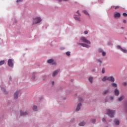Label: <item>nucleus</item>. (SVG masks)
Segmentation results:
<instances>
[{"instance_id": "obj_1", "label": "nucleus", "mask_w": 127, "mask_h": 127, "mask_svg": "<svg viewBox=\"0 0 127 127\" xmlns=\"http://www.w3.org/2000/svg\"><path fill=\"white\" fill-rule=\"evenodd\" d=\"M110 81V82H115V78L113 76H105L102 79L103 82H106V81Z\"/></svg>"}, {"instance_id": "obj_2", "label": "nucleus", "mask_w": 127, "mask_h": 127, "mask_svg": "<svg viewBox=\"0 0 127 127\" xmlns=\"http://www.w3.org/2000/svg\"><path fill=\"white\" fill-rule=\"evenodd\" d=\"M115 113L116 111L115 110H112L110 109L107 110V115H108L110 118H114V116H115Z\"/></svg>"}, {"instance_id": "obj_3", "label": "nucleus", "mask_w": 127, "mask_h": 127, "mask_svg": "<svg viewBox=\"0 0 127 127\" xmlns=\"http://www.w3.org/2000/svg\"><path fill=\"white\" fill-rule=\"evenodd\" d=\"M42 20L41 19V18L40 17H36L33 20V24H37V23H39V22H41V21Z\"/></svg>"}, {"instance_id": "obj_4", "label": "nucleus", "mask_w": 127, "mask_h": 127, "mask_svg": "<svg viewBox=\"0 0 127 127\" xmlns=\"http://www.w3.org/2000/svg\"><path fill=\"white\" fill-rule=\"evenodd\" d=\"M80 40H81V41H82L83 42H85V43H88V44H90V43L89 41L87 40V39H86L85 37H82L80 38Z\"/></svg>"}, {"instance_id": "obj_5", "label": "nucleus", "mask_w": 127, "mask_h": 127, "mask_svg": "<svg viewBox=\"0 0 127 127\" xmlns=\"http://www.w3.org/2000/svg\"><path fill=\"white\" fill-rule=\"evenodd\" d=\"M20 93V91H16L14 94V99L15 100L18 98V95Z\"/></svg>"}, {"instance_id": "obj_6", "label": "nucleus", "mask_w": 127, "mask_h": 127, "mask_svg": "<svg viewBox=\"0 0 127 127\" xmlns=\"http://www.w3.org/2000/svg\"><path fill=\"white\" fill-rule=\"evenodd\" d=\"M8 65L9 67H13V63L12 62V60L9 59L8 60Z\"/></svg>"}, {"instance_id": "obj_7", "label": "nucleus", "mask_w": 127, "mask_h": 127, "mask_svg": "<svg viewBox=\"0 0 127 127\" xmlns=\"http://www.w3.org/2000/svg\"><path fill=\"white\" fill-rule=\"evenodd\" d=\"M114 17L115 18L121 17V13L119 12H116L114 13Z\"/></svg>"}, {"instance_id": "obj_8", "label": "nucleus", "mask_w": 127, "mask_h": 127, "mask_svg": "<svg viewBox=\"0 0 127 127\" xmlns=\"http://www.w3.org/2000/svg\"><path fill=\"white\" fill-rule=\"evenodd\" d=\"M81 106H82L81 103H79L77 105V106L76 109V112H79V111H80V109H81Z\"/></svg>"}, {"instance_id": "obj_9", "label": "nucleus", "mask_w": 127, "mask_h": 127, "mask_svg": "<svg viewBox=\"0 0 127 127\" xmlns=\"http://www.w3.org/2000/svg\"><path fill=\"white\" fill-rule=\"evenodd\" d=\"M20 115L21 116H27L28 115V112L27 111L23 112V111H20Z\"/></svg>"}, {"instance_id": "obj_10", "label": "nucleus", "mask_w": 127, "mask_h": 127, "mask_svg": "<svg viewBox=\"0 0 127 127\" xmlns=\"http://www.w3.org/2000/svg\"><path fill=\"white\" fill-rule=\"evenodd\" d=\"M59 72H60V69H58V70H56L55 71H54V72L53 73V77H55V76H56V75H57V74H58V73H59Z\"/></svg>"}, {"instance_id": "obj_11", "label": "nucleus", "mask_w": 127, "mask_h": 127, "mask_svg": "<svg viewBox=\"0 0 127 127\" xmlns=\"http://www.w3.org/2000/svg\"><path fill=\"white\" fill-rule=\"evenodd\" d=\"M79 45H81L82 47H86V48H89V45L84 44V43H79Z\"/></svg>"}, {"instance_id": "obj_12", "label": "nucleus", "mask_w": 127, "mask_h": 127, "mask_svg": "<svg viewBox=\"0 0 127 127\" xmlns=\"http://www.w3.org/2000/svg\"><path fill=\"white\" fill-rule=\"evenodd\" d=\"M114 93L116 96H119L120 95V91L117 89H115Z\"/></svg>"}, {"instance_id": "obj_13", "label": "nucleus", "mask_w": 127, "mask_h": 127, "mask_svg": "<svg viewBox=\"0 0 127 127\" xmlns=\"http://www.w3.org/2000/svg\"><path fill=\"white\" fill-rule=\"evenodd\" d=\"M114 123L116 126H119L120 125V121L116 119L115 120H114Z\"/></svg>"}, {"instance_id": "obj_14", "label": "nucleus", "mask_w": 127, "mask_h": 127, "mask_svg": "<svg viewBox=\"0 0 127 127\" xmlns=\"http://www.w3.org/2000/svg\"><path fill=\"white\" fill-rule=\"evenodd\" d=\"M53 62H54V60L53 59H50L48 60V63L49 64H51V63H53Z\"/></svg>"}, {"instance_id": "obj_15", "label": "nucleus", "mask_w": 127, "mask_h": 127, "mask_svg": "<svg viewBox=\"0 0 127 127\" xmlns=\"http://www.w3.org/2000/svg\"><path fill=\"white\" fill-rule=\"evenodd\" d=\"M85 125H86V124L85 123V122H81L80 123H79V125L80 126V127H84V126H85Z\"/></svg>"}, {"instance_id": "obj_16", "label": "nucleus", "mask_w": 127, "mask_h": 127, "mask_svg": "<svg viewBox=\"0 0 127 127\" xmlns=\"http://www.w3.org/2000/svg\"><path fill=\"white\" fill-rule=\"evenodd\" d=\"M111 85L113 88H117L118 87L117 83H112Z\"/></svg>"}, {"instance_id": "obj_17", "label": "nucleus", "mask_w": 127, "mask_h": 127, "mask_svg": "<svg viewBox=\"0 0 127 127\" xmlns=\"http://www.w3.org/2000/svg\"><path fill=\"white\" fill-rule=\"evenodd\" d=\"M108 93H109V89H107L106 90H104L103 91V95H107V94H108Z\"/></svg>"}, {"instance_id": "obj_18", "label": "nucleus", "mask_w": 127, "mask_h": 127, "mask_svg": "<svg viewBox=\"0 0 127 127\" xmlns=\"http://www.w3.org/2000/svg\"><path fill=\"white\" fill-rule=\"evenodd\" d=\"M33 111H35V112H36L37 110H37V106H34L33 107Z\"/></svg>"}, {"instance_id": "obj_19", "label": "nucleus", "mask_w": 127, "mask_h": 127, "mask_svg": "<svg viewBox=\"0 0 127 127\" xmlns=\"http://www.w3.org/2000/svg\"><path fill=\"white\" fill-rule=\"evenodd\" d=\"M124 99H125V96H122V97H121L120 98L118 99L119 101H123L124 100Z\"/></svg>"}, {"instance_id": "obj_20", "label": "nucleus", "mask_w": 127, "mask_h": 127, "mask_svg": "<svg viewBox=\"0 0 127 127\" xmlns=\"http://www.w3.org/2000/svg\"><path fill=\"white\" fill-rule=\"evenodd\" d=\"M35 73H33L32 80H35Z\"/></svg>"}, {"instance_id": "obj_21", "label": "nucleus", "mask_w": 127, "mask_h": 127, "mask_svg": "<svg viewBox=\"0 0 127 127\" xmlns=\"http://www.w3.org/2000/svg\"><path fill=\"white\" fill-rule=\"evenodd\" d=\"M88 80L90 82V83H93V77H89Z\"/></svg>"}, {"instance_id": "obj_22", "label": "nucleus", "mask_w": 127, "mask_h": 127, "mask_svg": "<svg viewBox=\"0 0 127 127\" xmlns=\"http://www.w3.org/2000/svg\"><path fill=\"white\" fill-rule=\"evenodd\" d=\"M83 13H84V14H86V15H90L89 14V13H88V12H87V11H86V10H83Z\"/></svg>"}, {"instance_id": "obj_23", "label": "nucleus", "mask_w": 127, "mask_h": 127, "mask_svg": "<svg viewBox=\"0 0 127 127\" xmlns=\"http://www.w3.org/2000/svg\"><path fill=\"white\" fill-rule=\"evenodd\" d=\"M74 18L75 19V20H78V21H80V17L74 16Z\"/></svg>"}, {"instance_id": "obj_24", "label": "nucleus", "mask_w": 127, "mask_h": 127, "mask_svg": "<svg viewBox=\"0 0 127 127\" xmlns=\"http://www.w3.org/2000/svg\"><path fill=\"white\" fill-rule=\"evenodd\" d=\"M121 51H122V52H124V53H127V51L126 49H121Z\"/></svg>"}, {"instance_id": "obj_25", "label": "nucleus", "mask_w": 127, "mask_h": 127, "mask_svg": "<svg viewBox=\"0 0 127 127\" xmlns=\"http://www.w3.org/2000/svg\"><path fill=\"white\" fill-rule=\"evenodd\" d=\"M3 64H4V61H1L0 62V66L3 65Z\"/></svg>"}, {"instance_id": "obj_26", "label": "nucleus", "mask_w": 127, "mask_h": 127, "mask_svg": "<svg viewBox=\"0 0 127 127\" xmlns=\"http://www.w3.org/2000/svg\"><path fill=\"white\" fill-rule=\"evenodd\" d=\"M106 72V71L105 70V68H102V74H105V72Z\"/></svg>"}, {"instance_id": "obj_27", "label": "nucleus", "mask_w": 127, "mask_h": 127, "mask_svg": "<svg viewBox=\"0 0 127 127\" xmlns=\"http://www.w3.org/2000/svg\"><path fill=\"white\" fill-rule=\"evenodd\" d=\"M117 47L118 49H120V50H122V48L121 47V46H117Z\"/></svg>"}, {"instance_id": "obj_28", "label": "nucleus", "mask_w": 127, "mask_h": 127, "mask_svg": "<svg viewBox=\"0 0 127 127\" xmlns=\"http://www.w3.org/2000/svg\"><path fill=\"white\" fill-rule=\"evenodd\" d=\"M123 16H125V17H127V13H123Z\"/></svg>"}, {"instance_id": "obj_29", "label": "nucleus", "mask_w": 127, "mask_h": 127, "mask_svg": "<svg viewBox=\"0 0 127 127\" xmlns=\"http://www.w3.org/2000/svg\"><path fill=\"white\" fill-rule=\"evenodd\" d=\"M66 55L67 56H70V52H67L66 53Z\"/></svg>"}, {"instance_id": "obj_30", "label": "nucleus", "mask_w": 127, "mask_h": 127, "mask_svg": "<svg viewBox=\"0 0 127 127\" xmlns=\"http://www.w3.org/2000/svg\"><path fill=\"white\" fill-rule=\"evenodd\" d=\"M98 63H99V64H101L102 63V61L100 60H97Z\"/></svg>"}, {"instance_id": "obj_31", "label": "nucleus", "mask_w": 127, "mask_h": 127, "mask_svg": "<svg viewBox=\"0 0 127 127\" xmlns=\"http://www.w3.org/2000/svg\"><path fill=\"white\" fill-rule=\"evenodd\" d=\"M76 13H77V14H78L79 16L81 15V14H80V12L79 11V10H77Z\"/></svg>"}, {"instance_id": "obj_32", "label": "nucleus", "mask_w": 127, "mask_h": 127, "mask_svg": "<svg viewBox=\"0 0 127 127\" xmlns=\"http://www.w3.org/2000/svg\"><path fill=\"white\" fill-rule=\"evenodd\" d=\"M102 55L103 56H106V52H102Z\"/></svg>"}, {"instance_id": "obj_33", "label": "nucleus", "mask_w": 127, "mask_h": 127, "mask_svg": "<svg viewBox=\"0 0 127 127\" xmlns=\"http://www.w3.org/2000/svg\"><path fill=\"white\" fill-rule=\"evenodd\" d=\"M102 122H103V123H106V119L103 118V119H102Z\"/></svg>"}, {"instance_id": "obj_34", "label": "nucleus", "mask_w": 127, "mask_h": 127, "mask_svg": "<svg viewBox=\"0 0 127 127\" xmlns=\"http://www.w3.org/2000/svg\"><path fill=\"white\" fill-rule=\"evenodd\" d=\"M118 8H120V6H117L115 7V9H118Z\"/></svg>"}, {"instance_id": "obj_35", "label": "nucleus", "mask_w": 127, "mask_h": 127, "mask_svg": "<svg viewBox=\"0 0 127 127\" xmlns=\"http://www.w3.org/2000/svg\"><path fill=\"white\" fill-rule=\"evenodd\" d=\"M3 92H4L5 93V94H7L5 89H3Z\"/></svg>"}, {"instance_id": "obj_36", "label": "nucleus", "mask_w": 127, "mask_h": 127, "mask_svg": "<svg viewBox=\"0 0 127 127\" xmlns=\"http://www.w3.org/2000/svg\"><path fill=\"white\" fill-rule=\"evenodd\" d=\"M110 100H111V101L113 100H114V97L111 96V97H110Z\"/></svg>"}, {"instance_id": "obj_37", "label": "nucleus", "mask_w": 127, "mask_h": 127, "mask_svg": "<svg viewBox=\"0 0 127 127\" xmlns=\"http://www.w3.org/2000/svg\"><path fill=\"white\" fill-rule=\"evenodd\" d=\"M92 123H96V120L94 119L92 120Z\"/></svg>"}, {"instance_id": "obj_38", "label": "nucleus", "mask_w": 127, "mask_h": 127, "mask_svg": "<svg viewBox=\"0 0 127 127\" xmlns=\"http://www.w3.org/2000/svg\"><path fill=\"white\" fill-rule=\"evenodd\" d=\"M17 2H20V1H22V0H17Z\"/></svg>"}, {"instance_id": "obj_39", "label": "nucleus", "mask_w": 127, "mask_h": 127, "mask_svg": "<svg viewBox=\"0 0 127 127\" xmlns=\"http://www.w3.org/2000/svg\"><path fill=\"white\" fill-rule=\"evenodd\" d=\"M84 33L85 34H88V31H85Z\"/></svg>"}, {"instance_id": "obj_40", "label": "nucleus", "mask_w": 127, "mask_h": 127, "mask_svg": "<svg viewBox=\"0 0 127 127\" xmlns=\"http://www.w3.org/2000/svg\"><path fill=\"white\" fill-rule=\"evenodd\" d=\"M123 85H124V86H127V82H124V83H123Z\"/></svg>"}, {"instance_id": "obj_41", "label": "nucleus", "mask_w": 127, "mask_h": 127, "mask_svg": "<svg viewBox=\"0 0 127 127\" xmlns=\"http://www.w3.org/2000/svg\"><path fill=\"white\" fill-rule=\"evenodd\" d=\"M124 23H126L127 22V20H123Z\"/></svg>"}, {"instance_id": "obj_42", "label": "nucleus", "mask_w": 127, "mask_h": 127, "mask_svg": "<svg viewBox=\"0 0 127 127\" xmlns=\"http://www.w3.org/2000/svg\"><path fill=\"white\" fill-rule=\"evenodd\" d=\"M59 1H62V0H59ZM64 1H67L68 0H63Z\"/></svg>"}, {"instance_id": "obj_43", "label": "nucleus", "mask_w": 127, "mask_h": 127, "mask_svg": "<svg viewBox=\"0 0 127 127\" xmlns=\"http://www.w3.org/2000/svg\"><path fill=\"white\" fill-rule=\"evenodd\" d=\"M79 100L80 101V102H82V101H83V99H82L81 98H79Z\"/></svg>"}, {"instance_id": "obj_44", "label": "nucleus", "mask_w": 127, "mask_h": 127, "mask_svg": "<svg viewBox=\"0 0 127 127\" xmlns=\"http://www.w3.org/2000/svg\"><path fill=\"white\" fill-rule=\"evenodd\" d=\"M52 85H54V81L52 82Z\"/></svg>"}, {"instance_id": "obj_45", "label": "nucleus", "mask_w": 127, "mask_h": 127, "mask_svg": "<svg viewBox=\"0 0 127 127\" xmlns=\"http://www.w3.org/2000/svg\"><path fill=\"white\" fill-rule=\"evenodd\" d=\"M9 79H10V80H11V77H9Z\"/></svg>"}, {"instance_id": "obj_46", "label": "nucleus", "mask_w": 127, "mask_h": 127, "mask_svg": "<svg viewBox=\"0 0 127 127\" xmlns=\"http://www.w3.org/2000/svg\"><path fill=\"white\" fill-rule=\"evenodd\" d=\"M53 64H56L55 63H54Z\"/></svg>"}]
</instances>
